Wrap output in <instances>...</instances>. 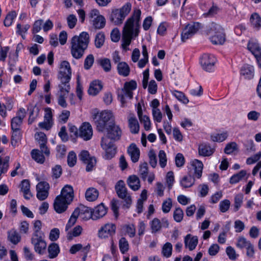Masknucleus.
Returning <instances> with one entry per match:
<instances>
[{"label":"nucleus","instance_id":"nucleus-1","mask_svg":"<svg viewBox=\"0 0 261 261\" xmlns=\"http://www.w3.org/2000/svg\"><path fill=\"white\" fill-rule=\"evenodd\" d=\"M90 42V36L86 32H83L79 36H74L70 41V51L72 56L75 59L83 57L87 49Z\"/></svg>","mask_w":261,"mask_h":261},{"label":"nucleus","instance_id":"nucleus-2","mask_svg":"<svg viewBox=\"0 0 261 261\" xmlns=\"http://www.w3.org/2000/svg\"><path fill=\"white\" fill-rule=\"evenodd\" d=\"M141 11L139 9L134 10L133 13L125 22L122 33L136 37L139 33Z\"/></svg>","mask_w":261,"mask_h":261},{"label":"nucleus","instance_id":"nucleus-3","mask_svg":"<svg viewBox=\"0 0 261 261\" xmlns=\"http://www.w3.org/2000/svg\"><path fill=\"white\" fill-rule=\"evenodd\" d=\"M71 76V69L69 63L66 61H63L61 63L60 70L58 74V79L60 81L61 84L59 85L60 91L69 92L70 89L68 84Z\"/></svg>","mask_w":261,"mask_h":261},{"label":"nucleus","instance_id":"nucleus-4","mask_svg":"<svg viewBox=\"0 0 261 261\" xmlns=\"http://www.w3.org/2000/svg\"><path fill=\"white\" fill-rule=\"evenodd\" d=\"M131 8L130 3H127L121 8L113 10L110 16V20L115 24H121L130 12Z\"/></svg>","mask_w":261,"mask_h":261},{"label":"nucleus","instance_id":"nucleus-5","mask_svg":"<svg viewBox=\"0 0 261 261\" xmlns=\"http://www.w3.org/2000/svg\"><path fill=\"white\" fill-rule=\"evenodd\" d=\"M115 191L118 196L123 199L124 202L123 205L129 208L132 203L130 194L128 193L125 184L122 180H119L115 187Z\"/></svg>","mask_w":261,"mask_h":261},{"label":"nucleus","instance_id":"nucleus-6","mask_svg":"<svg viewBox=\"0 0 261 261\" xmlns=\"http://www.w3.org/2000/svg\"><path fill=\"white\" fill-rule=\"evenodd\" d=\"M137 88V83L135 81L132 80L128 82H125L123 88L121 90V94H118L120 98V101L123 106L125 103V97H128L132 99L133 97V91Z\"/></svg>","mask_w":261,"mask_h":261},{"label":"nucleus","instance_id":"nucleus-7","mask_svg":"<svg viewBox=\"0 0 261 261\" xmlns=\"http://www.w3.org/2000/svg\"><path fill=\"white\" fill-rule=\"evenodd\" d=\"M114 142L107 138H101V146L105 151V158L107 160L112 159L116 153L117 147Z\"/></svg>","mask_w":261,"mask_h":261},{"label":"nucleus","instance_id":"nucleus-8","mask_svg":"<svg viewBox=\"0 0 261 261\" xmlns=\"http://www.w3.org/2000/svg\"><path fill=\"white\" fill-rule=\"evenodd\" d=\"M106 130L107 135L102 138H107L108 140L113 142L120 140L122 131L120 127L115 123H109Z\"/></svg>","mask_w":261,"mask_h":261},{"label":"nucleus","instance_id":"nucleus-9","mask_svg":"<svg viewBox=\"0 0 261 261\" xmlns=\"http://www.w3.org/2000/svg\"><path fill=\"white\" fill-rule=\"evenodd\" d=\"M31 243L34 245L35 251L39 254H43L46 248V243L44 240V234L32 235Z\"/></svg>","mask_w":261,"mask_h":261},{"label":"nucleus","instance_id":"nucleus-10","mask_svg":"<svg viewBox=\"0 0 261 261\" xmlns=\"http://www.w3.org/2000/svg\"><path fill=\"white\" fill-rule=\"evenodd\" d=\"M89 15L93 26L96 29H101L105 26L106 19L102 15L99 14L98 10L96 9L92 10Z\"/></svg>","mask_w":261,"mask_h":261},{"label":"nucleus","instance_id":"nucleus-11","mask_svg":"<svg viewBox=\"0 0 261 261\" xmlns=\"http://www.w3.org/2000/svg\"><path fill=\"white\" fill-rule=\"evenodd\" d=\"M79 159L84 164H86V170L89 172L92 170L96 163L95 157L91 156L87 150H82L79 155Z\"/></svg>","mask_w":261,"mask_h":261},{"label":"nucleus","instance_id":"nucleus-12","mask_svg":"<svg viewBox=\"0 0 261 261\" xmlns=\"http://www.w3.org/2000/svg\"><path fill=\"white\" fill-rule=\"evenodd\" d=\"M216 59L213 55L204 54L200 59V64L202 68L207 72H211L214 69Z\"/></svg>","mask_w":261,"mask_h":261},{"label":"nucleus","instance_id":"nucleus-13","mask_svg":"<svg viewBox=\"0 0 261 261\" xmlns=\"http://www.w3.org/2000/svg\"><path fill=\"white\" fill-rule=\"evenodd\" d=\"M200 28L198 22H192L186 25L181 33V40L185 42L195 34Z\"/></svg>","mask_w":261,"mask_h":261},{"label":"nucleus","instance_id":"nucleus-14","mask_svg":"<svg viewBox=\"0 0 261 261\" xmlns=\"http://www.w3.org/2000/svg\"><path fill=\"white\" fill-rule=\"evenodd\" d=\"M49 185L46 181H40L36 186L37 198L41 201L46 199L48 196Z\"/></svg>","mask_w":261,"mask_h":261},{"label":"nucleus","instance_id":"nucleus-15","mask_svg":"<svg viewBox=\"0 0 261 261\" xmlns=\"http://www.w3.org/2000/svg\"><path fill=\"white\" fill-rule=\"evenodd\" d=\"M79 136L85 141L90 140L93 136V129L90 123H82L79 130Z\"/></svg>","mask_w":261,"mask_h":261},{"label":"nucleus","instance_id":"nucleus-16","mask_svg":"<svg viewBox=\"0 0 261 261\" xmlns=\"http://www.w3.org/2000/svg\"><path fill=\"white\" fill-rule=\"evenodd\" d=\"M116 226L112 223H107L102 226L98 231V236L101 238H106L115 234Z\"/></svg>","mask_w":261,"mask_h":261},{"label":"nucleus","instance_id":"nucleus-17","mask_svg":"<svg viewBox=\"0 0 261 261\" xmlns=\"http://www.w3.org/2000/svg\"><path fill=\"white\" fill-rule=\"evenodd\" d=\"M70 203V202L63 199L60 196H57L54 203V209L57 213H62L67 210Z\"/></svg>","mask_w":261,"mask_h":261},{"label":"nucleus","instance_id":"nucleus-18","mask_svg":"<svg viewBox=\"0 0 261 261\" xmlns=\"http://www.w3.org/2000/svg\"><path fill=\"white\" fill-rule=\"evenodd\" d=\"M74 212H76L77 216H80L83 219H92V211L88 207L83 205L76 208Z\"/></svg>","mask_w":261,"mask_h":261},{"label":"nucleus","instance_id":"nucleus-19","mask_svg":"<svg viewBox=\"0 0 261 261\" xmlns=\"http://www.w3.org/2000/svg\"><path fill=\"white\" fill-rule=\"evenodd\" d=\"M58 196H60L63 199L71 203L74 197L72 187L68 185L65 186L61 191V194Z\"/></svg>","mask_w":261,"mask_h":261},{"label":"nucleus","instance_id":"nucleus-20","mask_svg":"<svg viewBox=\"0 0 261 261\" xmlns=\"http://www.w3.org/2000/svg\"><path fill=\"white\" fill-rule=\"evenodd\" d=\"M185 246L190 251L195 249L198 243V239L197 236H192L191 234H188L184 239Z\"/></svg>","mask_w":261,"mask_h":261},{"label":"nucleus","instance_id":"nucleus-21","mask_svg":"<svg viewBox=\"0 0 261 261\" xmlns=\"http://www.w3.org/2000/svg\"><path fill=\"white\" fill-rule=\"evenodd\" d=\"M107 213V207L101 203L95 207L92 211V219L96 220L102 218Z\"/></svg>","mask_w":261,"mask_h":261},{"label":"nucleus","instance_id":"nucleus-22","mask_svg":"<svg viewBox=\"0 0 261 261\" xmlns=\"http://www.w3.org/2000/svg\"><path fill=\"white\" fill-rule=\"evenodd\" d=\"M127 153L134 163L138 161L140 157V150L134 143H132L127 148Z\"/></svg>","mask_w":261,"mask_h":261},{"label":"nucleus","instance_id":"nucleus-23","mask_svg":"<svg viewBox=\"0 0 261 261\" xmlns=\"http://www.w3.org/2000/svg\"><path fill=\"white\" fill-rule=\"evenodd\" d=\"M102 88V85L100 81H93L90 85L88 93L89 95L95 96L101 90Z\"/></svg>","mask_w":261,"mask_h":261},{"label":"nucleus","instance_id":"nucleus-24","mask_svg":"<svg viewBox=\"0 0 261 261\" xmlns=\"http://www.w3.org/2000/svg\"><path fill=\"white\" fill-rule=\"evenodd\" d=\"M254 67L253 66L246 64L243 66L241 70V74L246 79H251L254 76Z\"/></svg>","mask_w":261,"mask_h":261},{"label":"nucleus","instance_id":"nucleus-25","mask_svg":"<svg viewBox=\"0 0 261 261\" xmlns=\"http://www.w3.org/2000/svg\"><path fill=\"white\" fill-rule=\"evenodd\" d=\"M21 191L23 192L24 197L25 199H30L32 195L30 191V184L28 179L23 180L20 184Z\"/></svg>","mask_w":261,"mask_h":261},{"label":"nucleus","instance_id":"nucleus-26","mask_svg":"<svg viewBox=\"0 0 261 261\" xmlns=\"http://www.w3.org/2000/svg\"><path fill=\"white\" fill-rule=\"evenodd\" d=\"M127 183L130 189L137 191L140 188L139 178L135 175H130L127 180Z\"/></svg>","mask_w":261,"mask_h":261},{"label":"nucleus","instance_id":"nucleus-27","mask_svg":"<svg viewBox=\"0 0 261 261\" xmlns=\"http://www.w3.org/2000/svg\"><path fill=\"white\" fill-rule=\"evenodd\" d=\"M99 195L98 191L94 188H88L85 192V198L88 201H95Z\"/></svg>","mask_w":261,"mask_h":261},{"label":"nucleus","instance_id":"nucleus-28","mask_svg":"<svg viewBox=\"0 0 261 261\" xmlns=\"http://www.w3.org/2000/svg\"><path fill=\"white\" fill-rule=\"evenodd\" d=\"M192 165L194 169V176L197 178L201 177L203 165L200 161L194 160L192 163Z\"/></svg>","mask_w":261,"mask_h":261},{"label":"nucleus","instance_id":"nucleus-29","mask_svg":"<svg viewBox=\"0 0 261 261\" xmlns=\"http://www.w3.org/2000/svg\"><path fill=\"white\" fill-rule=\"evenodd\" d=\"M128 126L132 134H137L139 131V124L136 117L133 115L128 119Z\"/></svg>","mask_w":261,"mask_h":261},{"label":"nucleus","instance_id":"nucleus-30","mask_svg":"<svg viewBox=\"0 0 261 261\" xmlns=\"http://www.w3.org/2000/svg\"><path fill=\"white\" fill-rule=\"evenodd\" d=\"M248 48L255 58L261 55V47L257 42H249L248 43Z\"/></svg>","mask_w":261,"mask_h":261},{"label":"nucleus","instance_id":"nucleus-31","mask_svg":"<svg viewBox=\"0 0 261 261\" xmlns=\"http://www.w3.org/2000/svg\"><path fill=\"white\" fill-rule=\"evenodd\" d=\"M118 73L123 76H128L130 72V68L125 62H119L117 67Z\"/></svg>","mask_w":261,"mask_h":261},{"label":"nucleus","instance_id":"nucleus-32","mask_svg":"<svg viewBox=\"0 0 261 261\" xmlns=\"http://www.w3.org/2000/svg\"><path fill=\"white\" fill-rule=\"evenodd\" d=\"M28 111H30V115L28 119L29 124H32L38 117L40 109L36 106L31 105L28 107Z\"/></svg>","mask_w":261,"mask_h":261},{"label":"nucleus","instance_id":"nucleus-33","mask_svg":"<svg viewBox=\"0 0 261 261\" xmlns=\"http://www.w3.org/2000/svg\"><path fill=\"white\" fill-rule=\"evenodd\" d=\"M48 257L49 258H56L60 252V248L58 244L51 243L48 247Z\"/></svg>","mask_w":261,"mask_h":261},{"label":"nucleus","instance_id":"nucleus-34","mask_svg":"<svg viewBox=\"0 0 261 261\" xmlns=\"http://www.w3.org/2000/svg\"><path fill=\"white\" fill-rule=\"evenodd\" d=\"M214 150L210 145L202 144L199 145L198 152L200 155L206 156L211 155L214 152Z\"/></svg>","mask_w":261,"mask_h":261},{"label":"nucleus","instance_id":"nucleus-35","mask_svg":"<svg viewBox=\"0 0 261 261\" xmlns=\"http://www.w3.org/2000/svg\"><path fill=\"white\" fill-rule=\"evenodd\" d=\"M94 119L98 132H103L105 129H107L109 123L104 121L96 115L94 116Z\"/></svg>","mask_w":261,"mask_h":261},{"label":"nucleus","instance_id":"nucleus-36","mask_svg":"<svg viewBox=\"0 0 261 261\" xmlns=\"http://www.w3.org/2000/svg\"><path fill=\"white\" fill-rule=\"evenodd\" d=\"M210 40L214 44L222 45L225 41V33L214 34L210 37Z\"/></svg>","mask_w":261,"mask_h":261},{"label":"nucleus","instance_id":"nucleus-37","mask_svg":"<svg viewBox=\"0 0 261 261\" xmlns=\"http://www.w3.org/2000/svg\"><path fill=\"white\" fill-rule=\"evenodd\" d=\"M96 115L108 123H114L113 115L111 111H103L100 114H97Z\"/></svg>","mask_w":261,"mask_h":261},{"label":"nucleus","instance_id":"nucleus-38","mask_svg":"<svg viewBox=\"0 0 261 261\" xmlns=\"http://www.w3.org/2000/svg\"><path fill=\"white\" fill-rule=\"evenodd\" d=\"M195 182L194 178L191 175L185 176L180 180V185L184 188L192 187Z\"/></svg>","mask_w":261,"mask_h":261},{"label":"nucleus","instance_id":"nucleus-39","mask_svg":"<svg viewBox=\"0 0 261 261\" xmlns=\"http://www.w3.org/2000/svg\"><path fill=\"white\" fill-rule=\"evenodd\" d=\"M250 20L252 25L254 28L258 30L261 27V17L258 14L256 13L252 14Z\"/></svg>","mask_w":261,"mask_h":261},{"label":"nucleus","instance_id":"nucleus-40","mask_svg":"<svg viewBox=\"0 0 261 261\" xmlns=\"http://www.w3.org/2000/svg\"><path fill=\"white\" fill-rule=\"evenodd\" d=\"M8 239L13 244H17L20 242L21 237L15 230H11L8 232Z\"/></svg>","mask_w":261,"mask_h":261},{"label":"nucleus","instance_id":"nucleus-41","mask_svg":"<svg viewBox=\"0 0 261 261\" xmlns=\"http://www.w3.org/2000/svg\"><path fill=\"white\" fill-rule=\"evenodd\" d=\"M32 158L37 162L43 163L45 161V158L43 154L38 149H33L31 151Z\"/></svg>","mask_w":261,"mask_h":261},{"label":"nucleus","instance_id":"nucleus-42","mask_svg":"<svg viewBox=\"0 0 261 261\" xmlns=\"http://www.w3.org/2000/svg\"><path fill=\"white\" fill-rule=\"evenodd\" d=\"M97 62L102 67L105 71L109 72L111 70V63L110 59L102 58L98 60Z\"/></svg>","mask_w":261,"mask_h":261},{"label":"nucleus","instance_id":"nucleus-43","mask_svg":"<svg viewBox=\"0 0 261 261\" xmlns=\"http://www.w3.org/2000/svg\"><path fill=\"white\" fill-rule=\"evenodd\" d=\"M246 175L245 170H241L239 173L232 176L229 180L231 184H235L239 182Z\"/></svg>","mask_w":261,"mask_h":261},{"label":"nucleus","instance_id":"nucleus-44","mask_svg":"<svg viewBox=\"0 0 261 261\" xmlns=\"http://www.w3.org/2000/svg\"><path fill=\"white\" fill-rule=\"evenodd\" d=\"M105 40V35L103 32L97 33L95 37L94 43L96 48H99L103 45Z\"/></svg>","mask_w":261,"mask_h":261},{"label":"nucleus","instance_id":"nucleus-45","mask_svg":"<svg viewBox=\"0 0 261 261\" xmlns=\"http://www.w3.org/2000/svg\"><path fill=\"white\" fill-rule=\"evenodd\" d=\"M223 34L224 33V30L222 27L216 23L213 22L211 23L210 29L209 30V34L212 36L216 34Z\"/></svg>","mask_w":261,"mask_h":261},{"label":"nucleus","instance_id":"nucleus-46","mask_svg":"<svg viewBox=\"0 0 261 261\" xmlns=\"http://www.w3.org/2000/svg\"><path fill=\"white\" fill-rule=\"evenodd\" d=\"M139 174L143 180L146 179L148 174V165L147 163L145 162L140 165Z\"/></svg>","mask_w":261,"mask_h":261},{"label":"nucleus","instance_id":"nucleus-47","mask_svg":"<svg viewBox=\"0 0 261 261\" xmlns=\"http://www.w3.org/2000/svg\"><path fill=\"white\" fill-rule=\"evenodd\" d=\"M172 94L180 101L184 104H187L189 102V100L186 97L185 94L177 90H174L172 92Z\"/></svg>","mask_w":261,"mask_h":261},{"label":"nucleus","instance_id":"nucleus-48","mask_svg":"<svg viewBox=\"0 0 261 261\" xmlns=\"http://www.w3.org/2000/svg\"><path fill=\"white\" fill-rule=\"evenodd\" d=\"M133 37L134 36H130V35L122 33V47L123 49L125 50L128 49V48L127 47L130 44L132 39Z\"/></svg>","mask_w":261,"mask_h":261},{"label":"nucleus","instance_id":"nucleus-49","mask_svg":"<svg viewBox=\"0 0 261 261\" xmlns=\"http://www.w3.org/2000/svg\"><path fill=\"white\" fill-rule=\"evenodd\" d=\"M119 247L120 251L124 254L129 249V244L126 239L122 237L119 241Z\"/></svg>","mask_w":261,"mask_h":261},{"label":"nucleus","instance_id":"nucleus-50","mask_svg":"<svg viewBox=\"0 0 261 261\" xmlns=\"http://www.w3.org/2000/svg\"><path fill=\"white\" fill-rule=\"evenodd\" d=\"M172 245L170 243H166L162 248V253L164 256L169 257L172 254Z\"/></svg>","mask_w":261,"mask_h":261},{"label":"nucleus","instance_id":"nucleus-51","mask_svg":"<svg viewBox=\"0 0 261 261\" xmlns=\"http://www.w3.org/2000/svg\"><path fill=\"white\" fill-rule=\"evenodd\" d=\"M228 137L227 132H223L221 134H216L211 135V139L214 142H222L225 140Z\"/></svg>","mask_w":261,"mask_h":261},{"label":"nucleus","instance_id":"nucleus-52","mask_svg":"<svg viewBox=\"0 0 261 261\" xmlns=\"http://www.w3.org/2000/svg\"><path fill=\"white\" fill-rule=\"evenodd\" d=\"M42 223L40 220H36L33 223V233L32 235L43 234L44 233L41 230Z\"/></svg>","mask_w":261,"mask_h":261},{"label":"nucleus","instance_id":"nucleus-53","mask_svg":"<svg viewBox=\"0 0 261 261\" xmlns=\"http://www.w3.org/2000/svg\"><path fill=\"white\" fill-rule=\"evenodd\" d=\"M250 244H251V242L245 238L240 237L238 239L236 246L240 249H243L246 248Z\"/></svg>","mask_w":261,"mask_h":261},{"label":"nucleus","instance_id":"nucleus-54","mask_svg":"<svg viewBox=\"0 0 261 261\" xmlns=\"http://www.w3.org/2000/svg\"><path fill=\"white\" fill-rule=\"evenodd\" d=\"M150 225L152 233L159 231L162 227L160 220L158 218H154L151 222Z\"/></svg>","mask_w":261,"mask_h":261},{"label":"nucleus","instance_id":"nucleus-55","mask_svg":"<svg viewBox=\"0 0 261 261\" xmlns=\"http://www.w3.org/2000/svg\"><path fill=\"white\" fill-rule=\"evenodd\" d=\"M12 139H11V144L13 146H15L18 142V141L20 139L21 134H20V129H12Z\"/></svg>","mask_w":261,"mask_h":261},{"label":"nucleus","instance_id":"nucleus-56","mask_svg":"<svg viewBox=\"0 0 261 261\" xmlns=\"http://www.w3.org/2000/svg\"><path fill=\"white\" fill-rule=\"evenodd\" d=\"M16 17V13L15 11H12L10 12L6 16L4 23L6 27L10 26L13 22V19Z\"/></svg>","mask_w":261,"mask_h":261},{"label":"nucleus","instance_id":"nucleus-57","mask_svg":"<svg viewBox=\"0 0 261 261\" xmlns=\"http://www.w3.org/2000/svg\"><path fill=\"white\" fill-rule=\"evenodd\" d=\"M94 61V57L92 54L88 55L84 61V68L86 70L89 69L93 65Z\"/></svg>","mask_w":261,"mask_h":261},{"label":"nucleus","instance_id":"nucleus-58","mask_svg":"<svg viewBox=\"0 0 261 261\" xmlns=\"http://www.w3.org/2000/svg\"><path fill=\"white\" fill-rule=\"evenodd\" d=\"M82 228L81 226L77 225L75 227L72 232H69L67 234V239L68 240H71L73 237H77L81 233Z\"/></svg>","mask_w":261,"mask_h":261},{"label":"nucleus","instance_id":"nucleus-59","mask_svg":"<svg viewBox=\"0 0 261 261\" xmlns=\"http://www.w3.org/2000/svg\"><path fill=\"white\" fill-rule=\"evenodd\" d=\"M67 163L69 167H73L76 163V155L74 151L69 152L67 156Z\"/></svg>","mask_w":261,"mask_h":261},{"label":"nucleus","instance_id":"nucleus-60","mask_svg":"<svg viewBox=\"0 0 261 261\" xmlns=\"http://www.w3.org/2000/svg\"><path fill=\"white\" fill-rule=\"evenodd\" d=\"M172 206V200L169 198L164 201L162 203V209L164 213H167L170 212Z\"/></svg>","mask_w":261,"mask_h":261},{"label":"nucleus","instance_id":"nucleus-61","mask_svg":"<svg viewBox=\"0 0 261 261\" xmlns=\"http://www.w3.org/2000/svg\"><path fill=\"white\" fill-rule=\"evenodd\" d=\"M22 120L17 117H13L11 120V128L12 129H20V126L22 123Z\"/></svg>","mask_w":261,"mask_h":261},{"label":"nucleus","instance_id":"nucleus-62","mask_svg":"<svg viewBox=\"0 0 261 261\" xmlns=\"http://www.w3.org/2000/svg\"><path fill=\"white\" fill-rule=\"evenodd\" d=\"M243 195L242 194H239L234 197V212H237L243 203Z\"/></svg>","mask_w":261,"mask_h":261},{"label":"nucleus","instance_id":"nucleus-63","mask_svg":"<svg viewBox=\"0 0 261 261\" xmlns=\"http://www.w3.org/2000/svg\"><path fill=\"white\" fill-rule=\"evenodd\" d=\"M184 216V212L180 207L175 209L173 213V218L175 221L180 222L182 221Z\"/></svg>","mask_w":261,"mask_h":261},{"label":"nucleus","instance_id":"nucleus-64","mask_svg":"<svg viewBox=\"0 0 261 261\" xmlns=\"http://www.w3.org/2000/svg\"><path fill=\"white\" fill-rule=\"evenodd\" d=\"M159 164L162 168H164L167 164V157L165 152L163 150H160L159 152Z\"/></svg>","mask_w":261,"mask_h":261}]
</instances>
